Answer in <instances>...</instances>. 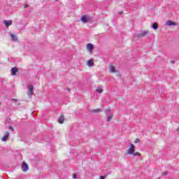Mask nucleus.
Wrapping results in <instances>:
<instances>
[{
  "label": "nucleus",
  "mask_w": 179,
  "mask_h": 179,
  "mask_svg": "<svg viewBox=\"0 0 179 179\" xmlns=\"http://www.w3.org/2000/svg\"><path fill=\"white\" fill-rule=\"evenodd\" d=\"M87 66L92 67L94 66V62H93V59H90L87 62Z\"/></svg>",
  "instance_id": "10"
},
{
  "label": "nucleus",
  "mask_w": 179,
  "mask_h": 179,
  "mask_svg": "<svg viewBox=\"0 0 179 179\" xmlns=\"http://www.w3.org/2000/svg\"><path fill=\"white\" fill-rule=\"evenodd\" d=\"M120 13H124V12H123V11H121Z\"/></svg>",
  "instance_id": "26"
},
{
  "label": "nucleus",
  "mask_w": 179,
  "mask_h": 179,
  "mask_svg": "<svg viewBox=\"0 0 179 179\" xmlns=\"http://www.w3.org/2000/svg\"><path fill=\"white\" fill-rule=\"evenodd\" d=\"M28 6H29L28 5H25L24 8H28Z\"/></svg>",
  "instance_id": "25"
},
{
  "label": "nucleus",
  "mask_w": 179,
  "mask_h": 179,
  "mask_svg": "<svg viewBox=\"0 0 179 179\" xmlns=\"http://www.w3.org/2000/svg\"><path fill=\"white\" fill-rule=\"evenodd\" d=\"M109 72L110 73H115L117 71L115 69V67L111 64L109 65Z\"/></svg>",
  "instance_id": "6"
},
{
  "label": "nucleus",
  "mask_w": 179,
  "mask_h": 179,
  "mask_svg": "<svg viewBox=\"0 0 179 179\" xmlns=\"http://www.w3.org/2000/svg\"><path fill=\"white\" fill-rule=\"evenodd\" d=\"M105 111H106V115H107V114H111V113H110V109H106Z\"/></svg>",
  "instance_id": "20"
},
{
  "label": "nucleus",
  "mask_w": 179,
  "mask_h": 179,
  "mask_svg": "<svg viewBox=\"0 0 179 179\" xmlns=\"http://www.w3.org/2000/svg\"><path fill=\"white\" fill-rule=\"evenodd\" d=\"M17 72H19V69H17V68L13 67L11 69V75L13 76H16Z\"/></svg>",
  "instance_id": "7"
},
{
  "label": "nucleus",
  "mask_w": 179,
  "mask_h": 179,
  "mask_svg": "<svg viewBox=\"0 0 179 179\" xmlns=\"http://www.w3.org/2000/svg\"><path fill=\"white\" fill-rule=\"evenodd\" d=\"M22 170L24 172L27 171V170H29V165H27V164H26L25 162H24L22 165Z\"/></svg>",
  "instance_id": "8"
},
{
  "label": "nucleus",
  "mask_w": 179,
  "mask_h": 179,
  "mask_svg": "<svg viewBox=\"0 0 179 179\" xmlns=\"http://www.w3.org/2000/svg\"><path fill=\"white\" fill-rule=\"evenodd\" d=\"M34 90V87H33V85L28 86L27 95L29 96V97H31V96L33 95V90Z\"/></svg>",
  "instance_id": "5"
},
{
  "label": "nucleus",
  "mask_w": 179,
  "mask_h": 179,
  "mask_svg": "<svg viewBox=\"0 0 179 179\" xmlns=\"http://www.w3.org/2000/svg\"><path fill=\"white\" fill-rule=\"evenodd\" d=\"M104 176H100V178L99 179H104Z\"/></svg>",
  "instance_id": "24"
},
{
  "label": "nucleus",
  "mask_w": 179,
  "mask_h": 179,
  "mask_svg": "<svg viewBox=\"0 0 179 179\" xmlns=\"http://www.w3.org/2000/svg\"><path fill=\"white\" fill-rule=\"evenodd\" d=\"M8 138H9V131H6L4 136L1 138L3 142H6L8 141Z\"/></svg>",
  "instance_id": "9"
},
{
  "label": "nucleus",
  "mask_w": 179,
  "mask_h": 179,
  "mask_svg": "<svg viewBox=\"0 0 179 179\" xmlns=\"http://www.w3.org/2000/svg\"><path fill=\"white\" fill-rule=\"evenodd\" d=\"M3 24L6 27H9V26H12V20H4Z\"/></svg>",
  "instance_id": "11"
},
{
  "label": "nucleus",
  "mask_w": 179,
  "mask_h": 179,
  "mask_svg": "<svg viewBox=\"0 0 179 179\" xmlns=\"http://www.w3.org/2000/svg\"><path fill=\"white\" fill-rule=\"evenodd\" d=\"M92 113H101V109L98 108V109H95L92 110Z\"/></svg>",
  "instance_id": "17"
},
{
  "label": "nucleus",
  "mask_w": 179,
  "mask_h": 179,
  "mask_svg": "<svg viewBox=\"0 0 179 179\" xmlns=\"http://www.w3.org/2000/svg\"><path fill=\"white\" fill-rule=\"evenodd\" d=\"M86 49L87 50V51H89L90 54H92V51L94 50V45H93V44L92 43H88L86 45Z\"/></svg>",
  "instance_id": "4"
},
{
  "label": "nucleus",
  "mask_w": 179,
  "mask_h": 179,
  "mask_svg": "<svg viewBox=\"0 0 179 179\" xmlns=\"http://www.w3.org/2000/svg\"><path fill=\"white\" fill-rule=\"evenodd\" d=\"M106 117H107L108 122H110V121H111V120H113V117H114V115L113 114L107 113Z\"/></svg>",
  "instance_id": "14"
},
{
  "label": "nucleus",
  "mask_w": 179,
  "mask_h": 179,
  "mask_svg": "<svg viewBox=\"0 0 179 179\" xmlns=\"http://www.w3.org/2000/svg\"><path fill=\"white\" fill-rule=\"evenodd\" d=\"M167 174H168L167 171H165V172H164V173H162V176H167Z\"/></svg>",
  "instance_id": "21"
},
{
  "label": "nucleus",
  "mask_w": 179,
  "mask_h": 179,
  "mask_svg": "<svg viewBox=\"0 0 179 179\" xmlns=\"http://www.w3.org/2000/svg\"><path fill=\"white\" fill-rule=\"evenodd\" d=\"M80 20L83 23H89L90 22H92V17L89 15H83Z\"/></svg>",
  "instance_id": "3"
},
{
  "label": "nucleus",
  "mask_w": 179,
  "mask_h": 179,
  "mask_svg": "<svg viewBox=\"0 0 179 179\" xmlns=\"http://www.w3.org/2000/svg\"><path fill=\"white\" fill-rule=\"evenodd\" d=\"M148 34H149V31H141L140 33L136 35L135 37H137V38H142V37H146Z\"/></svg>",
  "instance_id": "2"
},
{
  "label": "nucleus",
  "mask_w": 179,
  "mask_h": 179,
  "mask_svg": "<svg viewBox=\"0 0 179 179\" xmlns=\"http://www.w3.org/2000/svg\"><path fill=\"white\" fill-rule=\"evenodd\" d=\"M141 142V140L139 138H136L134 141V143H139Z\"/></svg>",
  "instance_id": "19"
},
{
  "label": "nucleus",
  "mask_w": 179,
  "mask_h": 179,
  "mask_svg": "<svg viewBox=\"0 0 179 179\" xmlns=\"http://www.w3.org/2000/svg\"><path fill=\"white\" fill-rule=\"evenodd\" d=\"M151 27L154 30H157V29H159V26H157V24L156 22L152 23Z\"/></svg>",
  "instance_id": "16"
},
{
  "label": "nucleus",
  "mask_w": 179,
  "mask_h": 179,
  "mask_svg": "<svg viewBox=\"0 0 179 179\" xmlns=\"http://www.w3.org/2000/svg\"><path fill=\"white\" fill-rule=\"evenodd\" d=\"M10 37L11 38L12 41H17V36L16 34L10 33Z\"/></svg>",
  "instance_id": "12"
},
{
  "label": "nucleus",
  "mask_w": 179,
  "mask_h": 179,
  "mask_svg": "<svg viewBox=\"0 0 179 179\" xmlns=\"http://www.w3.org/2000/svg\"><path fill=\"white\" fill-rule=\"evenodd\" d=\"M76 177H77L76 173H75V174L73 175V178H76Z\"/></svg>",
  "instance_id": "22"
},
{
  "label": "nucleus",
  "mask_w": 179,
  "mask_h": 179,
  "mask_svg": "<svg viewBox=\"0 0 179 179\" xmlns=\"http://www.w3.org/2000/svg\"><path fill=\"white\" fill-rule=\"evenodd\" d=\"M166 26H177V23L171 21V20H169L166 22Z\"/></svg>",
  "instance_id": "13"
},
{
  "label": "nucleus",
  "mask_w": 179,
  "mask_h": 179,
  "mask_svg": "<svg viewBox=\"0 0 179 179\" xmlns=\"http://www.w3.org/2000/svg\"><path fill=\"white\" fill-rule=\"evenodd\" d=\"M56 1H58V0H56Z\"/></svg>",
  "instance_id": "28"
},
{
  "label": "nucleus",
  "mask_w": 179,
  "mask_h": 179,
  "mask_svg": "<svg viewBox=\"0 0 179 179\" xmlns=\"http://www.w3.org/2000/svg\"><path fill=\"white\" fill-rule=\"evenodd\" d=\"M8 129H10L11 131H13V127H8Z\"/></svg>",
  "instance_id": "23"
},
{
  "label": "nucleus",
  "mask_w": 179,
  "mask_h": 179,
  "mask_svg": "<svg viewBox=\"0 0 179 179\" xmlns=\"http://www.w3.org/2000/svg\"><path fill=\"white\" fill-rule=\"evenodd\" d=\"M127 155H133L134 156H138L141 157V153L138 152H135V145L130 143V148L127 150Z\"/></svg>",
  "instance_id": "1"
},
{
  "label": "nucleus",
  "mask_w": 179,
  "mask_h": 179,
  "mask_svg": "<svg viewBox=\"0 0 179 179\" xmlns=\"http://www.w3.org/2000/svg\"><path fill=\"white\" fill-rule=\"evenodd\" d=\"M171 62V64H174V62Z\"/></svg>",
  "instance_id": "27"
},
{
  "label": "nucleus",
  "mask_w": 179,
  "mask_h": 179,
  "mask_svg": "<svg viewBox=\"0 0 179 179\" xmlns=\"http://www.w3.org/2000/svg\"><path fill=\"white\" fill-rule=\"evenodd\" d=\"M65 121V117H64V115H62L58 119L59 124H62Z\"/></svg>",
  "instance_id": "15"
},
{
  "label": "nucleus",
  "mask_w": 179,
  "mask_h": 179,
  "mask_svg": "<svg viewBox=\"0 0 179 179\" xmlns=\"http://www.w3.org/2000/svg\"><path fill=\"white\" fill-rule=\"evenodd\" d=\"M96 92H97V93H103V89L101 88H97L96 90Z\"/></svg>",
  "instance_id": "18"
}]
</instances>
